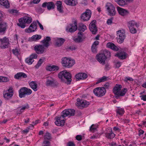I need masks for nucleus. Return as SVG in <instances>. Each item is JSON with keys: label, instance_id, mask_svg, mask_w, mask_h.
<instances>
[{"label": "nucleus", "instance_id": "obj_1", "mask_svg": "<svg viewBox=\"0 0 146 146\" xmlns=\"http://www.w3.org/2000/svg\"><path fill=\"white\" fill-rule=\"evenodd\" d=\"M59 78L61 81L67 84H70L72 81V76L70 73L66 70L60 72L58 74Z\"/></svg>", "mask_w": 146, "mask_h": 146}, {"label": "nucleus", "instance_id": "obj_2", "mask_svg": "<svg viewBox=\"0 0 146 146\" xmlns=\"http://www.w3.org/2000/svg\"><path fill=\"white\" fill-rule=\"evenodd\" d=\"M121 85L117 84L113 89V92L115 94L114 97L117 99H120L121 96H123L127 92V90L125 88L121 90Z\"/></svg>", "mask_w": 146, "mask_h": 146}, {"label": "nucleus", "instance_id": "obj_3", "mask_svg": "<svg viewBox=\"0 0 146 146\" xmlns=\"http://www.w3.org/2000/svg\"><path fill=\"white\" fill-rule=\"evenodd\" d=\"M61 63L63 67L69 68L73 66L75 64V62L73 59L64 57L62 58Z\"/></svg>", "mask_w": 146, "mask_h": 146}, {"label": "nucleus", "instance_id": "obj_4", "mask_svg": "<svg viewBox=\"0 0 146 146\" xmlns=\"http://www.w3.org/2000/svg\"><path fill=\"white\" fill-rule=\"evenodd\" d=\"M19 23L17 25L22 29L26 27V24H29L32 21V18L30 16H26L19 19Z\"/></svg>", "mask_w": 146, "mask_h": 146}, {"label": "nucleus", "instance_id": "obj_5", "mask_svg": "<svg viewBox=\"0 0 146 146\" xmlns=\"http://www.w3.org/2000/svg\"><path fill=\"white\" fill-rule=\"evenodd\" d=\"M105 8L108 15L110 16H113L115 15L116 11L114 5L111 3H107L105 5Z\"/></svg>", "mask_w": 146, "mask_h": 146}, {"label": "nucleus", "instance_id": "obj_6", "mask_svg": "<svg viewBox=\"0 0 146 146\" xmlns=\"http://www.w3.org/2000/svg\"><path fill=\"white\" fill-rule=\"evenodd\" d=\"M32 91L30 89L26 87L21 88L19 91V96L20 98L25 97L26 96L30 95Z\"/></svg>", "mask_w": 146, "mask_h": 146}, {"label": "nucleus", "instance_id": "obj_7", "mask_svg": "<svg viewBox=\"0 0 146 146\" xmlns=\"http://www.w3.org/2000/svg\"><path fill=\"white\" fill-rule=\"evenodd\" d=\"M93 92L96 96L99 97L102 96L105 94L106 90L103 87H99L95 88Z\"/></svg>", "mask_w": 146, "mask_h": 146}, {"label": "nucleus", "instance_id": "obj_8", "mask_svg": "<svg viewBox=\"0 0 146 146\" xmlns=\"http://www.w3.org/2000/svg\"><path fill=\"white\" fill-rule=\"evenodd\" d=\"M77 102L76 104L77 106L80 109H82L88 106L90 104V103L85 100H81L79 98L77 99Z\"/></svg>", "mask_w": 146, "mask_h": 146}, {"label": "nucleus", "instance_id": "obj_9", "mask_svg": "<svg viewBox=\"0 0 146 146\" xmlns=\"http://www.w3.org/2000/svg\"><path fill=\"white\" fill-rule=\"evenodd\" d=\"M75 111L72 109H66L64 110L62 112V115H61L63 118L67 116H74L75 114Z\"/></svg>", "mask_w": 146, "mask_h": 146}, {"label": "nucleus", "instance_id": "obj_10", "mask_svg": "<svg viewBox=\"0 0 146 146\" xmlns=\"http://www.w3.org/2000/svg\"><path fill=\"white\" fill-rule=\"evenodd\" d=\"M1 42L0 47L1 49H5L8 47L10 44L9 39L6 37L0 39Z\"/></svg>", "mask_w": 146, "mask_h": 146}, {"label": "nucleus", "instance_id": "obj_11", "mask_svg": "<svg viewBox=\"0 0 146 146\" xmlns=\"http://www.w3.org/2000/svg\"><path fill=\"white\" fill-rule=\"evenodd\" d=\"M117 37L116 38L117 42L119 43H122L125 37V35L123 31H118L117 32Z\"/></svg>", "mask_w": 146, "mask_h": 146}, {"label": "nucleus", "instance_id": "obj_12", "mask_svg": "<svg viewBox=\"0 0 146 146\" xmlns=\"http://www.w3.org/2000/svg\"><path fill=\"white\" fill-rule=\"evenodd\" d=\"M91 12L89 9H87L85 12L83 13L81 16V18L84 21H87L89 20L91 15Z\"/></svg>", "mask_w": 146, "mask_h": 146}, {"label": "nucleus", "instance_id": "obj_13", "mask_svg": "<svg viewBox=\"0 0 146 146\" xmlns=\"http://www.w3.org/2000/svg\"><path fill=\"white\" fill-rule=\"evenodd\" d=\"M96 59L102 65L105 64L106 57L103 53H99L97 54L96 56Z\"/></svg>", "mask_w": 146, "mask_h": 146}, {"label": "nucleus", "instance_id": "obj_14", "mask_svg": "<svg viewBox=\"0 0 146 146\" xmlns=\"http://www.w3.org/2000/svg\"><path fill=\"white\" fill-rule=\"evenodd\" d=\"M37 27L36 23L35 21H33L30 25L29 28L25 29V32L28 33L34 32L36 30Z\"/></svg>", "mask_w": 146, "mask_h": 146}, {"label": "nucleus", "instance_id": "obj_15", "mask_svg": "<svg viewBox=\"0 0 146 146\" xmlns=\"http://www.w3.org/2000/svg\"><path fill=\"white\" fill-rule=\"evenodd\" d=\"M13 88L12 87H10L7 91L4 92L3 96L6 100H7L11 98L13 95Z\"/></svg>", "mask_w": 146, "mask_h": 146}, {"label": "nucleus", "instance_id": "obj_16", "mask_svg": "<svg viewBox=\"0 0 146 146\" xmlns=\"http://www.w3.org/2000/svg\"><path fill=\"white\" fill-rule=\"evenodd\" d=\"M7 27V24L5 22L0 21V33L4 34L6 33Z\"/></svg>", "mask_w": 146, "mask_h": 146}, {"label": "nucleus", "instance_id": "obj_17", "mask_svg": "<svg viewBox=\"0 0 146 146\" xmlns=\"http://www.w3.org/2000/svg\"><path fill=\"white\" fill-rule=\"evenodd\" d=\"M96 22V21L94 20L91 22L89 25L90 30L93 34H96L98 30L95 24Z\"/></svg>", "mask_w": 146, "mask_h": 146}, {"label": "nucleus", "instance_id": "obj_18", "mask_svg": "<svg viewBox=\"0 0 146 146\" xmlns=\"http://www.w3.org/2000/svg\"><path fill=\"white\" fill-rule=\"evenodd\" d=\"M43 45H38L35 46L34 48V50L38 54L43 53L45 50V48Z\"/></svg>", "mask_w": 146, "mask_h": 146}, {"label": "nucleus", "instance_id": "obj_19", "mask_svg": "<svg viewBox=\"0 0 146 146\" xmlns=\"http://www.w3.org/2000/svg\"><path fill=\"white\" fill-rule=\"evenodd\" d=\"M37 55L36 54H32L29 57L25 59V62L29 64H31L34 61V59L37 58Z\"/></svg>", "mask_w": 146, "mask_h": 146}, {"label": "nucleus", "instance_id": "obj_20", "mask_svg": "<svg viewBox=\"0 0 146 146\" xmlns=\"http://www.w3.org/2000/svg\"><path fill=\"white\" fill-rule=\"evenodd\" d=\"M42 6L43 7H47V9L50 10L54 9L55 8V5L54 3L52 2H46L42 4Z\"/></svg>", "mask_w": 146, "mask_h": 146}, {"label": "nucleus", "instance_id": "obj_21", "mask_svg": "<svg viewBox=\"0 0 146 146\" xmlns=\"http://www.w3.org/2000/svg\"><path fill=\"white\" fill-rule=\"evenodd\" d=\"M88 77L86 74L84 73H78L75 76L76 81L83 80L86 78Z\"/></svg>", "mask_w": 146, "mask_h": 146}, {"label": "nucleus", "instance_id": "obj_22", "mask_svg": "<svg viewBox=\"0 0 146 146\" xmlns=\"http://www.w3.org/2000/svg\"><path fill=\"white\" fill-rule=\"evenodd\" d=\"M62 116H59L56 118V120L55 122V124L58 126H63L65 122V121L64 119H61Z\"/></svg>", "mask_w": 146, "mask_h": 146}, {"label": "nucleus", "instance_id": "obj_23", "mask_svg": "<svg viewBox=\"0 0 146 146\" xmlns=\"http://www.w3.org/2000/svg\"><path fill=\"white\" fill-rule=\"evenodd\" d=\"M68 28L70 32L72 33L75 31L77 29L76 22L74 21L73 23L70 24Z\"/></svg>", "mask_w": 146, "mask_h": 146}, {"label": "nucleus", "instance_id": "obj_24", "mask_svg": "<svg viewBox=\"0 0 146 146\" xmlns=\"http://www.w3.org/2000/svg\"><path fill=\"white\" fill-rule=\"evenodd\" d=\"M0 5L6 9H9L10 7V4L7 0H0Z\"/></svg>", "mask_w": 146, "mask_h": 146}, {"label": "nucleus", "instance_id": "obj_25", "mask_svg": "<svg viewBox=\"0 0 146 146\" xmlns=\"http://www.w3.org/2000/svg\"><path fill=\"white\" fill-rule=\"evenodd\" d=\"M55 80L51 77H48L46 79V85L47 86H52L55 84Z\"/></svg>", "mask_w": 146, "mask_h": 146}, {"label": "nucleus", "instance_id": "obj_26", "mask_svg": "<svg viewBox=\"0 0 146 146\" xmlns=\"http://www.w3.org/2000/svg\"><path fill=\"white\" fill-rule=\"evenodd\" d=\"M50 40V38L49 36H47L45 38L42 40L41 42L43 44L44 46L48 47L50 45L49 42Z\"/></svg>", "mask_w": 146, "mask_h": 146}, {"label": "nucleus", "instance_id": "obj_27", "mask_svg": "<svg viewBox=\"0 0 146 146\" xmlns=\"http://www.w3.org/2000/svg\"><path fill=\"white\" fill-rule=\"evenodd\" d=\"M117 9L119 14L121 15L124 16L128 13V12L127 10L119 7H117Z\"/></svg>", "mask_w": 146, "mask_h": 146}, {"label": "nucleus", "instance_id": "obj_28", "mask_svg": "<svg viewBox=\"0 0 146 146\" xmlns=\"http://www.w3.org/2000/svg\"><path fill=\"white\" fill-rule=\"evenodd\" d=\"M105 137L107 139H113L115 136V134L113 133L111 128L110 132L105 133Z\"/></svg>", "mask_w": 146, "mask_h": 146}, {"label": "nucleus", "instance_id": "obj_29", "mask_svg": "<svg viewBox=\"0 0 146 146\" xmlns=\"http://www.w3.org/2000/svg\"><path fill=\"white\" fill-rule=\"evenodd\" d=\"M116 115L118 117L122 116L124 114L125 111L123 108L118 107L115 110Z\"/></svg>", "mask_w": 146, "mask_h": 146}, {"label": "nucleus", "instance_id": "obj_30", "mask_svg": "<svg viewBox=\"0 0 146 146\" xmlns=\"http://www.w3.org/2000/svg\"><path fill=\"white\" fill-rule=\"evenodd\" d=\"M64 3L67 5L74 6L77 3V0H64Z\"/></svg>", "mask_w": 146, "mask_h": 146}, {"label": "nucleus", "instance_id": "obj_31", "mask_svg": "<svg viewBox=\"0 0 146 146\" xmlns=\"http://www.w3.org/2000/svg\"><path fill=\"white\" fill-rule=\"evenodd\" d=\"M115 56L120 59H123L126 58V54L125 52L121 51L115 54Z\"/></svg>", "mask_w": 146, "mask_h": 146}, {"label": "nucleus", "instance_id": "obj_32", "mask_svg": "<svg viewBox=\"0 0 146 146\" xmlns=\"http://www.w3.org/2000/svg\"><path fill=\"white\" fill-rule=\"evenodd\" d=\"M83 33L82 32H78V37L75 38L74 40L75 41L77 42H80L82 41V38Z\"/></svg>", "mask_w": 146, "mask_h": 146}, {"label": "nucleus", "instance_id": "obj_33", "mask_svg": "<svg viewBox=\"0 0 146 146\" xmlns=\"http://www.w3.org/2000/svg\"><path fill=\"white\" fill-rule=\"evenodd\" d=\"M106 46L108 48L113 50L115 51H117L118 50V48L114 44L111 42H109L108 43L106 44Z\"/></svg>", "mask_w": 146, "mask_h": 146}, {"label": "nucleus", "instance_id": "obj_34", "mask_svg": "<svg viewBox=\"0 0 146 146\" xmlns=\"http://www.w3.org/2000/svg\"><path fill=\"white\" fill-rule=\"evenodd\" d=\"M27 77V75L23 72H19L15 75L14 77L17 79H19L22 77L24 78H26Z\"/></svg>", "mask_w": 146, "mask_h": 146}, {"label": "nucleus", "instance_id": "obj_35", "mask_svg": "<svg viewBox=\"0 0 146 146\" xmlns=\"http://www.w3.org/2000/svg\"><path fill=\"white\" fill-rule=\"evenodd\" d=\"M99 42L98 41H96L94 42L91 46V50L94 53L97 52V46L99 44Z\"/></svg>", "mask_w": 146, "mask_h": 146}, {"label": "nucleus", "instance_id": "obj_36", "mask_svg": "<svg viewBox=\"0 0 146 146\" xmlns=\"http://www.w3.org/2000/svg\"><path fill=\"white\" fill-rule=\"evenodd\" d=\"M55 41V45L58 46H60L63 44L65 40L62 38H57Z\"/></svg>", "mask_w": 146, "mask_h": 146}, {"label": "nucleus", "instance_id": "obj_37", "mask_svg": "<svg viewBox=\"0 0 146 146\" xmlns=\"http://www.w3.org/2000/svg\"><path fill=\"white\" fill-rule=\"evenodd\" d=\"M46 69L47 70L51 71L57 70L59 69V68L58 66L53 65L47 66Z\"/></svg>", "mask_w": 146, "mask_h": 146}, {"label": "nucleus", "instance_id": "obj_38", "mask_svg": "<svg viewBox=\"0 0 146 146\" xmlns=\"http://www.w3.org/2000/svg\"><path fill=\"white\" fill-rule=\"evenodd\" d=\"M57 6V9L60 13L63 12L62 7V2L60 1H57L56 3Z\"/></svg>", "mask_w": 146, "mask_h": 146}, {"label": "nucleus", "instance_id": "obj_39", "mask_svg": "<svg viewBox=\"0 0 146 146\" xmlns=\"http://www.w3.org/2000/svg\"><path fill=\"white\" fill-rule=\"evenodd\" d=\"M29 83L30 87L34 91H36L37 90V84L36 82L35 81H32Z\"/></svg>", "mask_w": 146, "mask_h": 146}, {"label": "nucleus", "instance_id": "obj_40", "mask_svg": "<svg viewBox=\"0 0 146 146\" xmlns=\"http://www.w3.org/2000/svg\"><path fill=\"white\" fill-rule=\"evenodd\" d=\"M135 25L137 27H138L139 26L137 23L134 20H131L128 23V26L129 28L133 27Z\"/></svg>", "mask_w": 146, "mask_h": 146}, {"label": "nucleus", "instance_id": "obj_41", "mask_svg": "<svg viewBox=\"0 0 146 146\" xmlns=\"http://www.w3.org/2000/svg\"><path fill=\"white\" fill-rule=\"evenodd\" d=\"M115 1L119 5L123 6L126 5L128 0H115Z\"/></svg>", "mask_w": 146, "mask_h": 146}, {"label": "nucleus", "instance_id": "obj_42", "mask_svg": "<svg viewBox=\"0 0 146 146\" xmlns=\"http://www.w3.org/2000/svg\"><path fill=\"white\" fill-rule=\"evenodd\" d=\"M109 79V78L108 77H107L106 76H103V77L99 78L96 82V84H97L101 82L106 81Z\"/></svg>", "mask_w": 146, "mask_h": 146}, {"label": "nucleus", "instance_id": "obj_43", "mask_svg": "<svg viewBox=\"0 0 146 146\" xmlns=\"http://www.w3.org/2000/svg\"><path fill=\"white\" fill-rule=\"evenodd\" d=\"M87 29V27L86 25L82 23L80 24L78 27V29L80 31L84 32L85 30Z\"/></svg>", "mask_w": 146, "mask_h": 146}, {"label": "nucleus", "instance_id": "obj_44", "mask_svg": "<svg viewBox=\"0 0 146 146\" xmlns=\"http://www.w3.org/2000/svg\"><path fill=\"white\" fill-rule=\"evenodd\" d=\"M42 36L40 35H33L32 37V39L33 40L35 41H37L39 40L41 38Z\"/></svg>", "mask_w": 146, "mask_h": 146}, {"label": "nucleus", "instance_id": "obj_45", "mask_svg": "<svg viewBox=\"0 0 146 146\" xmlns=\"http://www.w3.org/2000/svg\"><path fill=\"white\" fill-rule=\"evenodd\" d=\"M19 51L20 50L17 47H16L15 49H13L12 50L13 53L17 57H18L20 55Z\"/></svg>", "mask_w": 146, "mask_h": 146}, {"label": "nucleus", "instance_id": "obj_46", "mask_svg": "<svg viewBox=\"0 0 146 146\" xmlns=\"http://www.w3.org/2000/svg\"><path fill=\"white\" fill-rule=\"evenodd\" d=\"M45 58L43 57L39 59L37 64L35 65V67L36 68H38L40 66L41 64L43 62Z\"/></svg>", "mask_w": 146, "mask_h": 146}, {"label": "nucleus", "instance_id": "obj_47", "mask_svg": "<svg viewBox=\"0 0 146 146\" xmlns=\"http://www.w3.org/2000/svg\"><path fill=\"white\" fill-rule=\"evenodd\" d=\"M104 89H109L111 88L112 87L111 83V82H107L104 85L103 87Z\"/></svg>", "mask_w": 146, "mask_h": 146}, {"label": "nucleus", "instance_id": "obj_48", "mask_svg": "<svg viewBox=\"0 0 146 146\" xmlns=\"http://www.w3.org/2000/svg\"><path fill=\"white\" fill-rule=\"evenodd\" d=\"M103 54H104L106 57V59L107 58L110 57L111 56L110 52L107 50H105L104 51Z\"/></svg>", "mask_w": 146, "mask_h": 146}, {"label": "nucleus", "instance_id": "obj_49", "mask_svg": "<svg viewBox=\"0 0 146 146\" xmlns=\"http://www.w3.org/2000/svg\"><path fill=\"white\" fill-rule=\"evenodd\" d=\"M9 81V78L6 77L0 76V82H6Z\"/></svg>", "mask_w": 146, "mask_h": 146}, {"label": "nucleus", "instance_id": "obj_50", "mask_svg": "<svg viewBox=\"0 0 146 146\" xmlns=\"http://www.w3.org/2000/svg\"><path fill=\"white\" fill-rule=\"evenodd\" d=\"M51 137L50 134L48 132H46L45 135L44 136V139L49 140L51 139Z\"/></svg>", "mask_w": 146, "mask_h": 146}, {"label": "nucleus", "instance_id": "obj_51", "mask_svg": "<svg viewBox=\"0 0 146 146\" xmlns=\"http://www.w3.org/2000/svg\"><path fill=\"white\" fill-rule=\"evenodd\" d=\"M42 146H50V143L48 141L44 140L43 142Z\"/></svg>", "mask_w": 146, "mask_h": 146}, {"label": "nucleus", "instance_id": "obj_52", "mask_svg": "<svg viewBox=\"0 0 146 146\" xmlns=\"http://www.w3.org/2000/svg\"><path fill=\"white\" fill-rule=\"evenodd\" d=\"M29 107L28 105L27 104L26 106H23L20 110V113H21L23 112L26 109H27L29 108Z\"/></svg>", "mask_w": 146, "mask_h": 146}, {"label": "nucleus", "instance_id": "obj_53", "mask_svg": "<svg viewBox=\"0 0 146 146\" xmlns=\"http://www.w3.org/2000/svg\"><path fill=\"white\" fill-rule=\"evenodd\" d=\"M130 32L132 34L135 33L137 32V30L135 28L133 27H129V28Z\"/></svg>", "mask_w": 146, "mask_h": 146}, {"label": "nucleus", "instance_id": "obj_54", "mask_svg": "<svg viewBox=\"0 0 146 146\" xmlns=\"http://www.w3.org/2000/svg\"><path fill=\"white\" fill-rule=\"evenodd\" d=\"M97 127V126L96 125L93 124L91 126L90 128V131H94L96 129Z\"/></svg>", "mask_w": 146, "mask_h": 146}, {"label": "nucleus", "instance_id": "obj_55", "mask_svg": "<svg viewBox=\"0 0 146 146\" xmlns=\"http://www.w3.org/2000/svg\"><path fill=\"white\" fill-rule=\"evenodd\" d=\"M121 63L120 62H117L115 64L116 68H119L121 66Z\"/></svg>", "mask_w": 146, "mask_h": 146}, {"label": "nucleus", "instance_id": "obj_56", "mask_svg": "<svg viewBox=\"0 0 146 146\" xmlns=\"http://www.w3.org/2000/svg\"><path fill=\"white\" fill-rule=\"evenodd\" d=\"M67 146H75V145L73 142L70 141L67 143Z\"/></svg>", "mask_w": 146, "mask_h": 146}, {"label": "nucleus", "instance_id": "obj_57", "mask_svg": "<svg viewBox=\"0 0 146 146\" xmlns=\"http://www.w3.org/2000/svg\"><path fill=\"white\" fill-rule=\"evenodd\" d=\"M141 100L144 101H146V95H142L140 96Z\"/></svg>", "mask_w": 146, "mask_h": 146}, {"label": "nucleus", "instance_id": "obj_58", "mask_svg": "<svg viewBox=\"0 0 146 146\" xmlns=\"http://www.w3.org/2000/svg\"><path fill=\"white\" fill-rule=\"evenodd\" d=\"M113 131H115L119 132L120 131V128L116 127H114L113 128Z\"/></svg>", "mask_w": 146, "mask_h": 146}, {"label": "nucleus", "instance_id": "obj_59", "mask_svg": "<svg viewBox=\"0 0 146 146\" xmlns=\"http://www.w3.org/2000/svg\"><path fill=\"white\" fill-rule=\"evenodd\" d=\"M76 139L78 141H80L82 139V136L81 135H78L76 137Z\"/></svg>", "mask_w": 146, "mask_h": 146}, {"label": "nucleus", "instance_id": "obj_60", "mask_svg": "<svg viewBox=\"0 0 146 146\" xmlns=\"http://www.w3.org/2000/svg\"><path fill=\"white\" fill-rule=\"evenodd\" d=\"M112 23V19H108L107 21V23L108 25H110Z\"/></svg>", "mask_w": 146, "mask_h": 146}, {"label": "nucleus", "instance_id": "obj_61", "mask_svg": "<svg viewBox=\"0 0 146 146\" xmlns=\"http://www.w3.org/2000/svg\"><path fill=\"white\" fill-rule=\"evenodd\" d=\"M98 135H93V136H91L90 138L91 139H97V138H98Z\"/></svg>", "mask_w": 146, "mask_h": 146}, {"label": "nucleus", "instance_id": "obj_62", "mask_svg": "<svg viewBox=\"0 0 146 146\" xmlns=\"http://www.w3.org/2000/svg\"><path fill=\"white\" fill-rule=\"evenodd\" d=\"M125 80L126 81H133V79L129 77H126L125 78Z\"/></svg>", "mask_w": 146, "mask_h": 146}, {"label": "nucleus", "instance_id": "obj_63", "mask_svg": "<svg viewBox=\"0 0 146 146\" xmlns=\"http://www.w3.org/2000/svg\"><path fill=\"white\" fill-rule=\"evenodd\" d=\"M37 23H38L40 29L42 30H43L44 28L43 27V26L41 25V24H40V23L39 22V21H38L37 20Z\"/></svg>", "mask_w": 146, "mask_h": 146}, {"label": "nucleus", "instance_id": "obj_64", "mask_svg": "<svg viewBox=\"0 0 146 146\" xmlns=\"http://www.w3.org/2000/svg\"><path fill=\"white\" fill-rule=\"evenodd\" d=\"M144 133V131L143 130L140 129L139 130V136H140L141 135L143 134Z\"/></svg>", "mask_w": 146, "mask_h": 146}]
</instances>
